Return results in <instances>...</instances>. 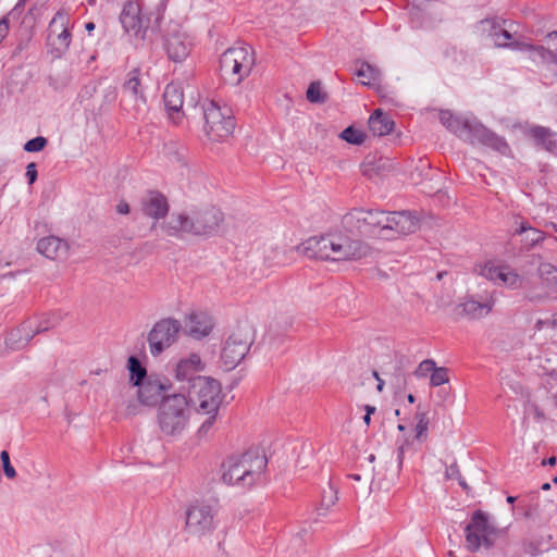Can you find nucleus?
<instances>
[{
    "label": "nucleus",
    "instance_id": "obj_1",
    "mask_svg": "<svg viewBox=\"0 0 557 557\" xmlns=\"http://www.w3.org/2000/svg\"><path fill=\"white\" fill-rule=\"evenodd\" d=\"M299 249L311 259L342 261L360 259L368 248L362 242L344 234H327L308 238Z\"/></svg>",
    "mask_w": 557,
    "mask_h": 557
},
{
    "label": "nucleus",
    "instance_id": "obj_47",
    "mask_svg": "<svg viewBox=\"0 0 557 557\" xmlns=\"http://www.w3.org/2000/svg\"><path fill=\"white\" fill-rule=\"evenodd\" d=\"M522 549L525 554H529L531 556H536L539 553L542 552V548L540 547V543L532 540H525L522 543Z\"/></svg>",
    "mask_w": 557,
    "mask_h": 557
},
{
    "label": "nucleus",
    "instance_id": "obj_34",
    "mask_svg": "<svg viewBox=\"0 0 557 557\" xmlns=\"http://www.w3.org/2000/svg\"><path fill=\"white\" fill-rule=\"evenodd\" d=\"M127 368L129 371L131 381L134 386H140L146 380L147 370L141 364L138 358L132 356L128 358Z\"/></svg>",
    "mask_w": 557,
    "mask_h": 557
},
{
    "label": "nucleus",
    "instance_id": "obj_45",
    "mask_svg": "<svg viewBox=\"0 0 557 557\" xmlns=\"http://www.w3.org/2000/svg\"><path fill=\"white\" fill-rule=\"evenodd\" d=\"M165 153L173 156L174 160L181 164H185V148L178 147L176 144H169L165 146Z\"/></svg>",
    "mask_w": 557,
    "mask_h": 557
},
{
    "label": "nucleus",
    "instance_id": "obj_55",
    "mask_svg": "<svg viewBox=\"0 0 557 557\" xmlns=\"http://www.w3.org/2000/svg\"><path fill=\"white\" fill-rule=\"evenodd\" d=\"M447 476L448 478H454V476H458V479L461 476L460 475V471H459V468L458 466L455 463V465H451L449 467V469L447 470Z\"/></svg>",
    "mask_w": 557,
    "mask_h": 557
},
{
    "label": "nucleus",
    "instance_id": "obj_29",
    "mask_svg": "<svg viewBox=\"0 0 557 557\" xmlns=\"http://www.w3.org/2000/svg\"><path fill=\"white\" fill-rule=\"evenodd\" d=\"M529 135L543 149L550 152L557 150V140L554 139V133L548 127L533 126L529 129Z\"/></svg>",
    "mask_w": 557,
    "mask_h": 557
},
{
    "label": "nucleus",
    "instance_id": "obj_30",
    "mask_svg": "<svg viewBox=\"0 0 557 557\" xmlns=\"http://www.w3.org/2000/svg\"><path fill=\"white\" fill-rule=\"evenodd\" d=\"M28 321L32 322V324H34L32 329L34 331V334L36 335L59 325L60 322L62 321V315L57 312H50L45 313L40 317L28 318Z\"/></svg>",
    "mask_w": 557,
    "mask_h": 557
},
{
    "label": "nucleus",
    "instance_id": "obj_24",
    "mask_svg": "<svg viewBox=\"0 0 557 557\" xmlns=\"http://www.w3.org/2000/svg\"><path fill=\"white\" fill-rule=\"evenodd\" d=\"M34 324L26 319L17 327L12 329L5 336V347L10 350H21L28 345L35 336Z\"/></svg>",
    "mask_w": 557,
    "mask_h": 557
},
{
    "label": "nucleus",
    "instance_id": "obj_28",
    "mask_svg": "<svg viewBox=\"0 0 557 557\" xmlns=\"http://www.w3.org/2000/svg\"><path fill=\"white\" fill-rule=\"evenodd\" d=\"M513 234L522 236L521 242L528 250L542 243L545 238L542 231L532 227L529 222L523 220L520 221L519 227L515 230Z\"/></svg>",
    "mask_w": 557,
    "mask_h": 557
},
{
    "label": "nucleus",
    "instance_id": "obj_64",
    "mask_svg": "<svg viewBox=\"0 0 557 557\" xmlns=\"http://www.w3.org/2000/svg\"><path fill=\"white\" fill-rule=\"evenodd\" d=\"M407 399H408V401H409L410 404H413V403L416 401V397H414L412 394H409V395L407 396Z\"/></svg>",
    "mask_w": 557,
    "mask_h": 557
},
{
    "label": "nucleus",
    "instance_id": "obj_53",
    "mask_svg": "<svg viewBox=\"0 0 557 557\" xmlns=\"http://www.w3.org/2000/svg\"><path fill=\"white\" fill-rule=\"evenodd\" d=\"M540 271L542 275H549L553 280L554 275H557V268L549 263L542 264Z\"/></svg>",
    "mask_w": 557,
    "mask_h": 557
},
{
    "label": "nucleus",
    "instance_id": "obj_6",
    "mask_svg": "<svg viewBox=\"0 0 557 557\" xmlns=\"http://www.w3.org/2000/svg\"><path fill=\"white\" fill-rule=\"evenodd\" d=\"M186 395L175 393L163 398L158 407L157 422L164 436H177L186 429L190 418Z\"/></svg>",
    "mask_w": 557,
    "mask_h": 557
},
{
    "label": "nucleus",
    "instance_id": "obj_15",
    "mask_svg": "<svg viewBox=\"0 0 557 557\" xmlns=\"http://www.w3.org/2000/svg\"><path fill=\"white\" fill-rule=\"evenodd\" d=\"M216 509L207 503H195L186 509L185 529L188 534L203 536L215 528Z\"/></svg>",
    "mask_w": 557,
    "mask_h": 557
},
{
    "label": "nucleus",
    "instance_id": "obj_20",
    "mask_svg": "<svg viewBox=\"0 0 557 557\" xmlns=\"http://www.w3.org/2000/svg\"><path fill=\"white\" fill-rule=\"evenodd\" d=\"M169 387L170 386L165 382L149 376L140 386H138V399L146 406L160 405L161 400L166 397L163 394L169 389Z\"/></svg>",
    "mask_w": 557,
    "mask_h": 557
},
{
    "label": "nucleus",
    "instance_id": "obj_38",
    "mask_svg": "<svg viewBox=\"0 0 557 557\" xmlns=\"http://www.w3.org/2000/svg\"><path fill=\"white\" fill-rule=\"evenodd\" d=\"M505 271H502L500 277L497 278L498 285L506 286L512 289L521 286L522 280L520 275L508 265H504Z\"/></svg>",
    "mask_w": 557,
    "mask_h": 557
},
{
    "label": "nucleus",
    "instance_id": "obj_63",
    "mask_svg": "<svg viewBox=\"0 0 557 557\" xmlns=\"http://www.w3.org/2000/svg\"><path fill=\"white\" fill-rule=\"evenodd\" d=\"M383 386H384V381L381 379V380L377 381V386H376L377 391L382 392L383 391Z\"/></svg>",
    "mask_w": 557,
    "mask_h": 557
},
{
    "label": "nucleus",
    "instance_id": "obj_8",
    "mask_svg": "<svg viewBox=\"0 0 557 557\" xmlns=\"http://www.w3.org/2000/svg\"><path fill=\"white\" fill-rule=\"evenodd\" d=\"M153 14L144 11L139 1L127 2L120 15V21L124 30L135 38L146 40L159 28L160 16L156 15L152 21Z\"/></svg>",
    "mask_w": 557,
    "mask_h": 557
},
{
    "label": "nucleus",
    "instance_id": "obj_44",
    "mask_svg": "<svg viewBox=\"0 0 557 557\" xmlns=\"http://www.w3.org/2000/svg\"><path fill=\"white\" fill-rule=\"evenodd\" d=\"M435 369H436L435 361L432 359H425L422 362H420L418 368L414 370L413 374L417 377H424L428 374H432Z\"/></svg>",
    "mask_w": 557,
    "mask_h": 557
},
{
    "label": "nucleus",
    "instance_id": "obj_60",
    "mask_svg": "<svg viewBox=\"0 0 557 557\" xmlns=\"http://www.w3.org/2000/svg\"><path fill=\"white\" fill-rule=\"evenodd\" d=\"M26 46H27V41L26 42H20L16 46L15 50H14V54H17V53L22 52L26 48Z\"/></svg>",
    "mask_w": 557,
    "mask_h": 557
},
{
    "label": "nucleus",
    "instance_id": "obj_22",
    "mask_svg": "<svg viewBox=\"0 0 557 557\" xmlns=\"http://www.w3.org/2000/svg\"><path fill=\"white\" fill-rule=\"evenodd\" d=\"M185 323L187 334L195 339L208 336L214 325L211 315L205 311L190 312Z\"/></svg>",
    "mask_w": 557,
    "mask_h": 557
},
{
    "label": "nucleus",
    "instance_id": "obj_25",
    "mask_svg": "<svg viewBox=\"0 0 557 557\" xmlns=\"http://www.w3.org/2000/svg\"><path fill=\"white\" fill-rule=\"evenodd\" d=\"M164 106L169 112V116L174 123L181 120V110L184 103L183 90L173 84H169L163 92Z\"/></svg>",
    "mask_w": 557,
    "mask_h": 557
},
{
    "label": "nucleus",
    "instance_id": "obj_31",
    "mask_svg": "<svg viewBox=\"0 0 557 557\" xmlns=\"http://www.w3.org/2000/svg\"><path fill=\"white\" fill-rule=\"evenodd\" d=\"M411 5L409 9L410 21L416 27L422 26L426 15H429V8L433 0H407Z\"/></svg>",
    "mask_w": 557,
    "mask_h": 557
},
{
    "label": "nucleus",
    "instance_id": "obj_62",
    "mask_svg": "<svg viewBox=\"0 0 557 557\" xmlns=\"http://www.w3.org/2000/svg\"><path fill=\"white\" fill-rule=\"evenodd\" d=\"M364 409H366V414H369V416H371L372 413L375 412V407L370 406V405H366Z\"/></svg>",
    "mask_w": 557,
    "mask_h": 557
},
{
    "label": "nucleus",
    "instance_id": "obj_35",
    "mask_svg": "<svg viewBox=\"0 0 557 557\" xmlns=\"http://www.w3.org/2000/svg\"><path fill=\"white\" fill-rule=\"evenodd\" d=\"M414 419L417 420V424H416V429H414V431H416L414 438L421 443L425 442L428 438L430 420L428 417V412L422 410L420 405L417 408Z\"/></svg>",
    "mask_w": 557,
    "mask_h": 557
},
{
    "label": "nucleus",
    "instance_id": "obj_51",
    "mask_svg": "<svg viewBox=\"0 0 557 557\" xmlns=\"http://www.w3.org/2000/svg\"><path fill=\"white\" fill-rule=\"evenodd\" d=\"M9 30V18L7 16H3L2 18H0V44L8 36Z\"/></svg>",
    "mask_w": 557,
    "mask_h": 557
},
{
    "label": "nucleus",
    "instance_id": "obj_46",
    "mask_svg": "<svg viewBox=\"0 0 557 557\" xmlns=\"http://www.w3.org/2000/svg\"><path fill=\"white\" fill-rule=\"evenodd\" d=\"M0 459L2 461L3 471L7 478L14 479L16 476V471L10 462V456L7 450H2L0 454Z\"/></svg>",
    "mask_w": 557,
    "mask_h": 557
},
{
    "label": "nucleus",
    "instance_id": "obj_43",
    "mask_svg": "<svg viewBox=\"0 0 557 557\" xmlns=\"http://www.w3.org/2000/svg\"><path fill=\"white\" fill-rule=\"evenodd\" d=\"M48 140L42 136H37L33 139H29L24 145V150L27 152H39L45 149Z\"/></svg>",
    "mask_w": 557,
    "mask_h": 557
},
{
    "label": "nucleus",
    "instance_id": "obj_56",
    "mask_svg": "<svg viewBox=\"0 0 557 557\" xmlns=\"http://www.w3.org/2000/svg\"><path fill=\"white\" fill-rule=\"evenodd\" d=\"M488 552L487 557H504L503 553H500V548L494 547V544L490 549H486Z\"/></svg>",
    "mask_w": 557,
    "mask_h": 557
},
{
    "label": "nucleus",
    "instance_id": "obj_26",
    "mask_svg": "<svg viewBox=\"0 0 557 557\" xmlns=\"http://www.w3.org/2000/svg\"><path fill=\"white\" fill-rule=\"evenodd\" d=\"M495 305V299L490 296L485 301L480 302L472 298L466 299L459 305L460 313L469 319H481L487 315Z\"/></svg>",
    "mask_w": 557,
    "mask_h": 557
},
{
    "label": "nucleus",
    "instance_id": "obj_11",
    "mask_svg": "<svg viewBox=\"0 0 557 557\" xmlns=\"http://www.w3.org/2000/svg\"><path fill=\"white\" fill-rule=\"evenodd\" d=\"M498 535L499 532L490 523L488 516L482 510H475L465 528L466 547L471 553L482 547L490 549Z\"/></svg>",
    "mask_w": 557,
    "mask_h": 557
},
{
    "label": "nucleus",
    "instance_id": "obj_61",
    "mask_svg": "<svg viewBox=\"0 0 557 557\" xmlns=\"http://www.w3.org/2000/svg\"><path fill=\"white\" fill-rule=\"evenodd\" d=\"M96 25L94 22H88L85 24V29L90 34L95 29Z\"/></svg>",
    "mask_w": 557,
    "mask_h": 557
},
{
    "label": "nucleus",
    "instance_id": "obj_33",
    "mask_svg": "<svg viewBox=\"0 0 557 557\" xmlns=\"http://www.w3.org/2000/svg\"><path fill=\"white\" fill-rule=\"evenodd\" d=\"M141 79H140V70L133 69L127 73L126 81L123 84V90L125 92H129L135 98H141L145 100V97L141 92Z\"/></svg>",
    "mask_w": 557,
    "mask_h": 557
},
{
    "label": "nucleus",
    "instance_id": "obj_23",
    "mask_svg": "<svg viewBox=\"0 0 557 557\" xmlns=\"http://www.w3.org/2000/svg\"><path fill=\"white\" fill-rule=\"evenodd\" d=\"M37 251L51 260H62L67 257L70 246L66 240L50 235L37 242Z\"/></svg>",
    "mask_w": 557,
    "mask_h": 557
},
{
    "label": "nucleus",
    "instance_id": "obj_7",
    "mask_svg": "<svg viewBox=\"0 0 557 557\" xmlns=\"http://www.w3.org/2000/svg\"><path fill=\"white\" fill-rule=\"evenodd\" d=\"M256 64L253 49L248 45L231 47L220 57V73L225 82L239 85Z\"/></svg>",
    "mask_w": 557,
    "mask_h": 557
},
{
    "label": "nucleus",
    "instance_id": "obj_52",
    "mask_svg": "<svg viewBox=\"0 0 557 557\" xmlns=\"http://www.w3.org/2000/svg\"><path fill=\"white\" fill-rule=\"evenodd\" d=\"M409 445H410L409 440H405L404 443L401 445H399L397 448V461H398L399 468H401V466H403L404 458H405V450Z\"/></svg>",
    "mask_w": 557,
    "mask_h": 557
},
{
    "label": "nucleus",
    "instance_id": "obj_39",
    "mask_svg": "<svg viewBox=\"0 0 557 557\" xmlns=\"http://www.w3.org/2000/svg\"><path fill=\"white\" fill-rule=\"evenodd\" d=\"M339 137L349 144L361 145L364 143L367 135L354 126H348L341 133Z\"/></svg>",
    "mask_w": 557,
    "mask_h": 557
},
{
    "label": "nucleus",
    "instance_id": "obj_54",
    "mask_svg": "<svg viewBox=\"0 0 557 557\" xmlns=\"http://www.w3.org/2000/svg\"><path fill=\"white\" fill-rule=\"evenodd\" d=\"M115 210L119 214H128L131 212V207L127 201L121 200L116 205Z\"/></svg>",
    "mask_w": 557,
    "mask_h": 557
},
{
    "label": "nucleus",
    "instance_id": "obj_18",
    "mask_svg": "<svg viewBox=\"0 0 557 557\" xmlns=\"http://www.w3.org/2000/svg\"><path fill=\"white\" fill-rule=\"evenodd\" d=\"M139 210L143 215L153 220L151 231L157 227L159 220L164 219L170 210L166 197L159 190H147L139 198Z\"/></svg>",
    "mask_w": 557,
    "mask_h": 557
},
{
    "label": "nucleus",
    "instance_id": "obj_10",
    "mask_svg": "<svg viewBox=\"0 0 557 557\" xmlns=\"http://www.w3.org/2000/svg\"><path fill=\"white\" fill-rule=\"evenodd\" d=\"M206 135L214 141L226 139L233 134L235 119L230 108L221 107L214 100H206L202 104Z\"/></svg>",
    "mask_w": 557,
    "mask_h": 557
},
{
    "label": "nucleus",
    "instance_id": "obj_42",
    "mask_svg": "<svg viewBox=\"0 0 557 557\" xmlns=\"http://www.w3.org/2000/svg\"><path fill=\"white\" fill-rule=\"evenodd\" d=\"M449 376H448V370L447 368L441 367L433 371V373L430 375V384L431 386H441L445 383H448Z\"/></svg>",
    "mask_w": 557,
    "mask_h": 557
},
{
    "label": "nucleus",
    "instance_id": "obj_19",
    "mask_svg": "<svg viewBox=\"0 0 557 557\" xmlns=\"http://www.w3.org/2000/svg\"><path fill=\"white\" fill-rule=\"evenodd\" d=\"M482 23L491 24L490 37L492 38L495 47L507 48V49L519 50V51H522L523 47H527L524 45V41H519V40L515 39V37L510 33V30L505 28L507 21H505V20H502V21L485 20Z\"/></svg>",
    "mask_w": 557,
    "mask_h": 557
},
{
    "label": "nucleus",
    "instance_id": "obj_17",
    "mask_svg": "<svg viewBox=\"0 0 557 557\" xmlns=\"http://www.w3.org/2000/svg\"><path fill=\"white\" fill-rule=\"evenodd\" d=\"M164 49L168 58L181 63L189 55L193 49L191 38L183 32L177 25L169 29L164 38Z\"/></svg>",
    "mask_w": 557,
    "mask_h": 557
},
{
    "label": "nucleus",
    "instance_id": "obj_27",
    "mask_svg": "<svg viewBox=\"0 0 557 557\" xmlns=\"http://www.w3.org/2000/svg\"><path fill=\"white\" fill-rule=\"evenodd\" d=\"M395 123L389 114L376 109L369 119V128L375 136H385L394 129Z\"/></svg>",
    "mask_w": 557,
    "mask_h": 557
},
{
    "label": "nucleus",
    "instance_id": "obj_2",
    "mask_svg": "<svg viewBox=\"0 0 557 557\" xmlns=\"http://www.w3.org/2000/svg\"><path fill=\"white\" fill-rule=\"evenodd\" d=\"M440 122L450 133L471 145H482L503 153L508 149V145L503 137L488 129L475 117H463L454 114L449 110H442Z\"/></svg>",
    "mask_w": 557,
    "mask_h": 557
},
{
    "label": "nucleus",
    "instance_id": "obj_16",
    "mask_svg": "<svg viewBox=\"0 0 557 557\" xmlns=\"http://www.w3.org/2000/svg\"><path fill=\"white\" fill-rule=\"evenodd\" d=\"M384 237L394 238L399 235L414 233L419 227V219L410 211L385 212Z\"/></svg>",
    "mask_w": 557,
    "mask_h": 557
},
{
    "label": "nucleus",
    "instance_id": "obj_48",
    "mask_svg": "<svg viewBox=\"0 0 557 557\" xmlns=\"http://www.w3.org/2000/svg\"><path fill=\"white\" fill-rule=\"evenodd\" d=\"M337 500V492L333 488H330V491H325L322 495L321 499V506L325 507L326 509L335 504Z\"/></svg>",
    "mask_w": 557,
    "mask_h": 557
},
{
    "label": "nucleus",
    "instance_id": "obj_4",
    "mask_svg": "<svg viewBox=\"0 0 557 557\" xmlns=\"http://www.w3.org/2000/svg\"><path fill=\"white\" fill-rule=\"evenodd\" d=\"M181 391L187 392V400L193 404L198 413L208 418L201 423L198 433L206 435L215 422L218 411L223 401L221 384L211 377H197L191 387L181 386Z\"/></svg>",
    "mask_w": 557,
    "mask_h": 557
},
{
    "label": "nucleus",
    "instance_id": "obj_57",
    "mask_svg": "<svg viewBox=\"0 0 557 557\" xmlns=\"http://www.w3.org/2000/svg\"><path fill=\"white\" fill-rule=\"evenodd\" d=\"M528 300L531 301V302H540L542 301L545 297L544 296H541V295H528L527 296Z\"/></svg>",
    "mask_w": 557,
    "mask_h": 557
},
{
    "label": "nucleus",
    "instance_id": "obj_36",
    "mask_svg": "<svg viewBox=\"0 0 557 557\" xmlns=\"http://www.w3.org/2000/svg\"><path fill=\"white\" fill-rule=\"evenodd\" d=\"M356 74L362 78L361 83L367 86L376 84L381 77L379 69L368 62H362Z\"/></svg>",
    "mask_w": 557,
    "mask_h": 557
},
{
    "label": "nucleus",
    "instance_id": "obj_21",
    "mask_svg": "<svg viewBox=\"0 0 557 557\" xmlns=\"http://www.w3.org/2000/svg\"><path fill=\"white\" fill-rule=\"evenodd\" d=\"M203 369L201 358L198 354H190L187 358L181 359L176 364L175 377L181 382H186L185 387H191L194 380L203 377L198 373Z\"/></svg>",
    "mask_w": 557,
    "mask_h": 557
},
{
    "label": "nucleus",
    "instance_id": "obj_3",
    "mask_svg": "<svg viewBox=\"0 0 557 557\" xmlns=\"http://www.w3.org/2000/svg\"><path fill=\"white\" fill-rule=\"evenodd\" d=\"M224 221L223 212L216 207H206L186 213H173L169 222L161 224V228L168 236L177 237L181 233L196 236H210L218 233Z\"/></svg>",
    "mask_w": 557,
    "mask_h": 557
},
{
    "label": "nucleus",
    "instance_id": "obj_12",
    "mask_svg": "<svg viewBox=\"0 0 557 557\" xmlns=\"http://www.w3.org/2000/svg\"><path fill=\"white\" fill-rule=\"evenodd\" d=\"M72 42L71 16L69 12L59 10L47 28L46 46L53 59L62 58Z\"/></svg>",
    "mask_w": 557,
    "mask_h": 557
},
{
    "label": "nucleus",
    "instance_id": "obj_50",
    "mask_svg": "<svg viewBox=\"0 0 557 557\" xmlns=\"http://www.w3.org/2000/svg\"><path fill=\"white\" fill-rule=\"evenodd\" d=\"M25 176H26L29 185H33L36 182L37 176H38L36 163L30 162L27 164Z\"/></svg>",
    "mask_w": 557,
    "mask_h": 557
},
{
    "label": "nucleus",
    "instance_id": "obj_9",
    "mask_svg": "<svg viewBox=\"0 0 557 557\" xmlns=\"http://www.w3.org/2000/svg\"><path fill=\"white\" fill-rule=\"evenodd\" d=\"M255 342V330L248 322L240 323L228 335L222 348L221 360L226 370H233L246 357Z\"/></svg>",
    "mask_w": 557,
    "mask_h": 557
},
{
    "label": "nucleus",
    "instance_id": "obj_13",
    "mask_svg": "<svg viewBox=\"0 0 557 557\" xmlns=\"http://www.w3.org/2000/svg\"><path fill=\"white\" fill-rule=\"evenodd\" d=\"M385 211L352 209L343 218L345 226L356 228L360 234L384 237Z\"/></svg>",
    "mask_w": 557,
    "mask_h": 557
},
{
    "label": "nucleus",
    "instance_id": "obj_14",
    "mask_svg": "<svg viewBox=\"0 0 557 557\" xmlns=\"http://www.w3.org/2000/svg\"><path fill=\"white\" fill-rule=\"evenodd\" d=\"M181 330L182 323L174 318L157 321L147 336L151 355L158 357L171 347L177 341Z\"/></svg>",
    "mask_w": 557,
    "mask_h": 557
},
{
    "label": "nucleus",
    "instance_id": "obj_32",
    "mask_svg": "<svg viewBox=\"0 0 557 557\" xmlns=\"http://www.w3.org/2000/svg\"><path fill=\"white\" fill-rule=\"evenodd\" d=\"M524 45L527 47H523L522 51H529L530 52V59L533 62H541V63H557L555 58L553 57L552 51L549 50L548 46H535L529 42L524 41Z\"/></svg>",
    "mask_w": 557,
    "mask_h": 557
},
{
    "label": "nucleus",
    "instance_id": "obj_5",
    "mask_svg": "<svg viewBox=\"0 0 557 557\" xmlns=\"http://www.w3.org/2000/svg\"><path fill=\"white\" fill-rule=\"evenodd\" d=\"M265 456L249 449L242 455L230 456L222 465V481L226 484L249 487L261 476L267 467Z\"/></svg>",
    "mask_w": 557,
    "mask_h": 557
},
{
    "label": "nucleus",
    "instance_id": "obj_41",
    "mask_svg": "<svg viewBox=\"0 0 557 557\" xmlns=\"http://www.w3.org/2000/svg\"><path fill=\"white\" fill-rule=\"evenodd\" d=\"M268 267H282L287 263L286 251L280 248H272L264 257Z\"/></svg>",
    "mask_w": 557,
    "mask_h": 557
},
{
    "label": "nucleus",
    "instance_id": "obj_37",
    "mask_svg": "<svg viewBox=\"0 0 557 557\" xmlns=\"http://www.w3.org/2000/svg\"><path fill=\"white\" fill-rule=\"evenodd\" d=\"M478 273L486 280L497 283V278L500 277L502 271H505L503 264H496L492 261H487L484 264H480L475 269Z\"/></svg>",
    "mask_w": 557,
    "mask_h": 557
},
{
    "label": "nucleus",
    "instance_id": "obj_59",
    "mask_svg": "<svg viewBox=\"0 0 557 557\" xmlns=\"http://www.w3.org/2000/svg\"><path fill=\"white\" fill-rule=\"evenodd\" d=\"M546 323L549 324L552 327L557 329V312L552 314L550 320H548Z\"/></svg>",
    "mask_w": 557,
    "mask_h": 557
},
{
    "label": "nucleus",
    "instance_id": "obj_58",
    "mask_svg": "<svg viewBox=\"0 0 557 557\" xmlns=\"http://www.w3.org/2000/svg\"><path fill=\"white\" fill-rule=\"evenodd\" d=\"M556 462H557V458H556L555 456H552V457H549L548 459H544V460L542 461V465H543V466H546V465H548V466H554V465H556Z\"/></svg>",
    "mask_w": 557,
    "mask_h": 557
},
{
    "label": "nucleus",
    "instance_id": "obj_49",
    "mask_svg": "<svg viewBox=\"0 0 557 557\" xmlns=\"http://www.w3.org/2000/svg\"><path fill=\"white\" fill-rule=\"evenodd\" d=\"M547 46L549 50L553 53V57L555 58L557 62V30L552 32L547 36Z\"/></svg>",
    "mask_w": 557,
    "mask_h": 557
},
{
    "label": "nucleus",
    "instance_id": "obj_40",
    "mask_svg": "<svg viewBox=\"0 0 557 557\" xmlns=\"http://www.w3.org/2000/svg\"><path fill=\"white\" fill-rule=\"evenodd\" d=\"M307 99L311 103H323L326 101V94L322 90L320 82H312L307 89Z\"/></svg>",
    "mask_w": 557,
    "mask_h": 557
}]
</instances>
